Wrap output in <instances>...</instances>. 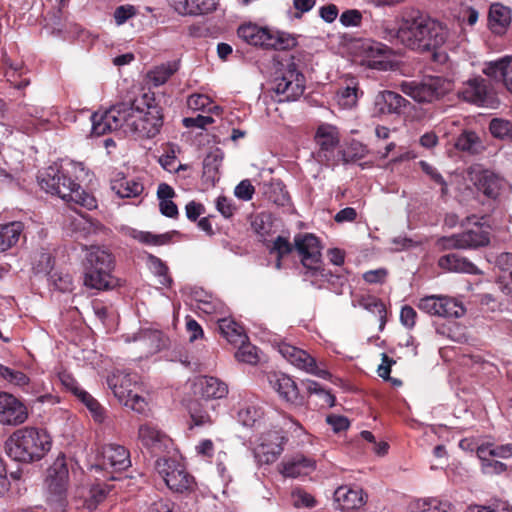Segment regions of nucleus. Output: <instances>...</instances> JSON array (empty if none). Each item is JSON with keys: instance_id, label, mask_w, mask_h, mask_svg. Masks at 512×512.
Segmentation results:
<instances>
[{"instance_id": "f257e3e1", "label": "nucleus", "mask_w": 512, "mask_h": 512, "mask_svg": "<svg viewBox=\"0 0 512 512\" xmlns=\"http://www.w3.org/2000/svg\"><path fill=\"white\" fill-rule=\"evenodd\" d=\"M448 30L438 21L418 10L405 12L398 27V40L406 47L418 51H434L433 58L439 63L447 60L445 52L437 51L446 42Z\"/></svg>"}, {"instance_id": "f03ea898", "label": "nucleus", "mask_w": 512, "mask_h": 512, "mask_svg": "<svg viewBox=\"0 0 512 512\" xmlns=\"http://www.w3.org/2000/svg\"><path fill=\"white\" fill-rule=\"evenodd\" d=\"M84 172L81 163L68 162L64 166H49L38 177L39 184L46 192L58 195L66 202L74 203L88 210L97 207L95 197L83 190L71 177L78 179Z\"/></svg>"}, {"instance_id": "7ed1b4c3", "label": "nucleus", "mask_w": 512, "mask_h": 512, "mask_svg": "<svg viewBox=\"0 0 512 512\" xmlns=\"http://www.w3.org/2000/svg\"><path fill=\"white\" fill-rule=\"evenodd\" d=\"M84 172L81 163L68 162L64 166H49L38 177L39 184L46 192L58 195L66 202L74 203L88 210L97 207L95 197L83 190L71 177L78 179Z\"/></svg>"}, {"instance_id": "20e7f679", "label": "nucleus", "mask_w": 512, "mask_h": 512, "mask_svg": "<svg viewBox=\"0 0 512 512\" xmlns=\"http://www.w3.org/2000/svg\"><path fill=\"white\" fill-rule=\"evenodd\" d=\"M51 443V437L45 430L24 427L12 433L5 449L13 460L29 463L42 459L51 449Z\"/></svg>"}, {"instance_id": "39448f33", "label": "nucleus", "mask_w": 512, "mask_h": 512, "mask_svg": "<svg viewBox=\"0 0 512 512\" xmlns=\"http://www.w3.org/2000/svg\"><path fill=\"white\" fill-rule=\"evenodd\" d=\"M107 384L121 404L139 414L147 413L149 404L137 374L116 371L108 376Z\"/></svg>"}, {"instance_id": "423d86ee", "label": "nucleus", "mask_w": 512, "mask_h": 512, "mask_svg": "<svg viewBox=\"0 0 512 512\" xmlns=\"http://www.w3.org/2000/svg\"><path fill=\"white\" fill-rule=\"evenodd\" d=\"M146 108L124 103L125 132H131L139 138H153L163 124L161 108L146 103Z\"/></svg>"}, {"instance_id": "0eeeda50", "label": "nucleus", "mask_w": 512, "mask_h": 512, "mask_svg": "<svg viewBox=\"0 0 512 512\" xmlns=\"http://www.w3.org/2000/svg\"><path fill=\"white\" fill-rule=\"evenodd\" d=\"M69 471L63 455L56 458L46 476L47 503L54 512H64L67 506Z\"/></svg>"}, {"instance_id": "6e6552de", "label": "nucleus", "mask_w": 512, "mask_h": 512, "mask_svg": "<svg viewBox=\"0 0 512 512\" xmlns=\"http://www.w3.org/2000/svg\"><path fill=\"white\" fill-rule=\"evenodd\" d=\"M238 36L246 43L265 49L285 50L294 45V39L289 35L260 27L254 23L241 25L237 30Z\"/></svg>"}, {"instance_id": "1a4fd4ad", "label": "nucleus", "mask_w": 512, "mask_h": 512, "mask_svg": "<svg viewBox=\"0 0 512 512\" xmlns=\"http://www.w3.org/2000/svg\"><path fill=\"white\" fill-rule=\"evenodd\" d=\"M295 248L301 256V262L307 269L306 275L323 281H330L332 274L321 267V247L313 234H299L294 239Z\"/></svg>"}, {"instance_id": "9d476101", "label": "nucleus", "mask_w": 512, "mask_h": 512, "mask_svg": "<svg viewBox=\"0 0 512 512\" xmlns=\"http://www.w3.org/2000/svg\"><path fill=\"white\" fill-rule=\"evenodd\" d=\"M451 89V82L441 77H427L420 82L403 81L400 84V90L419 103L436 101Z\"/></svg>"}, {"instance_id": "9b49d317", "label": "nucleus", "mask_w": 512, "mask_h": 512, "mask_svg": "<svg viewBox=\"0 0 512 512\" xmlns=\"http://www.w3.org/2000/svg\"><path fill=\"white\" fill-rule=\"evenodd\" d=\"M272 90L278 96V102L295 101L301 97L305 90V77L290 62L279 71L273 80Z\"/></svg>"}, {"instance_id": "f8f14e48", "label": "nucleus", "mask_w": 512, "mask_h": 512, "mask_svg": "<svg viewBox=\"0 0 512 512\" xmlns=\"http://www.w3.org/2000/svg\"><path fill=\"white\" fill-rule=\"evenodd\" d=\"M489 233L483 225L475 223L474 227L462 233L441 237L437 246L442 250L449 249H477L489 243Z\"/></svg>"}, {"instance_id": "ddd939ff", "label": "nucleus", "mask_w": 512, "mask_h": 512, "mask_svg": "<svg viewBox=\"0 0 512 512\" xmlns=\"http://www.w3.org/2000/svg\"><path fill=\"white\" fill-rule=\"evenodd\" d=\"M155 469L168 488L175 492L182 493L190 490L193 486V478L184 466L175 459H158L155 463Z\"/></svg>"}, {"instance_id": "4468645a", "label": "nucleus", "mask_w": 512, "mask_h": 512, "mask_svg": "<svg viewBox=\"0 0 512 512\" xmlns=\"http://www.w3.org/2000/svg\"><path fill=\"white\" fill-rule=\"evenodd\" d=\"M418 309L432 316L459 318L464 315L465 309L461 303L453 298L442 295H429L419 299Z\"/></svg>"}, {"instance_id": "2eb2a0df", "label": "nucleus", "mask_w": 512, "mask_h": 512, "mask_svg": "<svg viewBox=\"0 0 512 512\" xmlns=\"http://www.w3.org/2000/svg\"><path fill=\"white\" fill-rule=\"evenodd\" d=\"M360 49L364 56V62L372 69L380 71L393 70L396 63L392 60L393 50L381 42L365 40Z\"/></svg>"}, {"instance_id": "dca6fc26", "label": "nucleus", "mask_w": 512, "mask_h": 512, "mask_svg": "<svg viewBox=\"0 0 512 512\" xmlns=\"http://www.w3.org/2000/svg\"><path fill=\"white\" fill-rule=\"evenodd\" d=\"M124 103L116 105L104 112H95L91 116L92 130L94 136H102L106 133L125 129Z\"/></svg>"}, {"instance_id": "f3484780", "label": "nucleus", "mask_w": 512, "mask_h": 512, "mask_svg": "<svg viewBox=\"0 0 512 512\" xmlns=\"http://www.w3.org/2000/svg\"><path fill=\"white\" fill-rule=\"evenodd\" d=\"M279 353L292 365L317 377L327 379L330 374L326 369L317 366L315 359L306 351L288 343L279 345Z\"/></svg>"}, {"instance_id": "a211bd4d", "label": "nucleus", "mask_w": 512, "mask_h": 512, "mask_svg": "<svg viewBox=\"0 0 512 512\" xmlns=\"http://www.w3.org/2000/svg\"><path fill=\"white\" fill-rule=\"evenodd\" d=\"M131 466L129 451L118 444L105 445L100 453L98 463L91 469H111L112 472H120Z\"/></svg>"}, {"instance_id": "6ab92c4d", "label": "nucleus", "mask_w": 512, "mask_h": 512, "mask_svg": "<svg viewBox=\"0 0 512 512\" xmlns=\"http://www.w3.org/2000/svg\"><path fill=\"white\" fill-rule=\"evenodd\" d=\"M259 444L255 449V457L261 464H270L275 462L283 452L285 437L280 431H269L263 434L259 439Z\"/></svg>"}, {"instance_id": "aec40b11", "label": "nucleus", "mask_w": 512, "mask_h": 512, "mask_svg": "<svg viewBox=\"0 0 512 512\" xmlns=\"http://www.w3.org/2000/svg\"><path fill=\"white\" fill-rule=\"evenodd\" d=\"M28 418L27 407L14 395L0 393V423L3 425H20Z\"/></svg>"}, {"instance_id": "412c9836", "label": "nucleus", "mask_w": 512, "mask_h": 512, "mask_svg": "<svg viewBox=\"0 0 512 512\" xmlns=\"http://www.w3.org/2000/svg\"><path fill=\"white\" fill-rule=\"evenodd\" d=\"M194 393L206 400L222 399L228 395V385L213 376L197 378L193 384Z\"/></svg>"}, {"instance_id": "4be33fe9", "label": "nucleus", "mask_w": 512, "mask_h": 512, "mask_svg": "<svg viewBox=\"0 0 512 512\" xmlns=\"http://www.w3.org/2000/svg\"><path fill=\"white\" fill-rule=\"evenodd\" d=\"M317 145L320 147L319 157L326 162L333 158V152L339 144V133L336 127L330 124H322L315 135Z\"/></svg>"}, {"instance_id": "5701e85b", "label": "nucleus", "mask_w": 512, "mask_h": 512, "mask_svg": "<svg viewBox=\"0 0 512 512\" xmlns=\"http://www.w3.org/2000/svg\"><path fill=\"white\" fill-rule=\"evenodd\" d=\"M138 440L152 453L162 452L169 442L167 435L151 423H144L139 426Z\"/></svg>"}, {"instance_id": "b1692460", "label": "nucleus", "mask_w": 512, "mask_h": 512, "mask_svg": "<svg viewBox=\"0 0 512 512\" xmlns=\"http://www.w3.org/2000/svg\"><path fill=\"white\" fill-rule=\"evenodd\" d=\"M337 507L343 512L361 508L366 503V494L360 488L340 486L334 492Z\"/></svg>"}, {"instance_id": "393cba45", "label": "nucleus", "mask_w": 512, "mask_h": 512, "mask_svg": "<svg viewBox=\"0 0 512 512\" xmlns=\"http://www.w3.org/2000/svg\"><path fill=\"white\" fill-rule=\"evenodd\" d=\"M406 104V99L400 94L389 90L380 91L374 98V113L377 115L399 114Z\"/></svg>"}, {"instance_id": "a878e982", "label": "nucleus", "mask_w": 512, "mask_h": 512, "mask_svg": "<svg viewBox=\"0 0 512 512\" xmlns=\"http://www.w3.org/2000/svg\"><path fill=\"white\" fill-rule=\"evenodd\" d=\"M270 386L286 402L292 404L301 403V397L295 382L287 375L275 373L269 376Z\"/></svg>"}, {"instance_id": "bb28decb", "label": "nucleus", "mask_w": 512, "mask_h": 512, "mask_svg": "<svg viewBox=\"0 0 512 512\" xmlns=\"http://www.w3.org/2000/svg\"><path fill=\"white\" fill-rule=\"evenodd\" d=\"M495 266L500 271L496 279L498 289L503 294L512 296V253L502 252L497 255Z\"/></svg>"}, {"instance_id": "cd10ccee", "label": "nucleus", "mask_w": 512, "mask_h": 512, "mask_svg": "<svg viewBox=\"0 0 512 512\" xmlns=\"http://www.w3.org/2000/svg\"><path fill=\"white\" fill-rule=\"evenodd\" d=\"M483 73L491 78L501 80L506 89L512 93V57H504L489 62L483 68Z\"/></svg>"}, {"instance_id": "c85d7f7f", "label": "nucleus", "mask_w": 512, "mask_h": 512, "mask_svg": "<svg viewBox=\"0 0 512 512\" xmlns=\"http://www.w3.org/2000/svg\"><path fill=\"white\" fill-rule=\"evenodd\" d=\"M134 341L139 344L145 356L154 354L166 346V338L159 330L144 329L135 337Z\"/></svg>"}, {"instance_id": "c756f323", "label": "nucleus", "mask_w": 512, "mask_h": 512, "mask_svg": "<svg viewBox=\"0 0 512 512\" xmlns=\"http://www.w3.org/2000/svg\"><path fill=\"white\" fill-rule=\"evenodd\" d=\"M316 468L315 462L303 455H296L281 463L280 472L285 477L305 476Z\"/></svg>"}, {"instance_id": "7c9ffc66", "label": "nucleus", "mask_w": 512, "mask_h": 512, "mask_svg": "<svg viewBox=\"0 0 512 512\" xmlns=\"http://www.w3.org/2000/svg\"><path fill=\"white\" fill-rule=\"evenodd\" d=\"M112 269L113 267H85L84 285L88 288L97 290L111 288L113 286L111 276Z\"/></svg>"}, {"instance_id": "2f4dec72", "label": "nucleus", "mask_w": 512, "mask_h": 512, "mask_svg": "<svg viewBox=\"0 0 512 512\" xmlns=\"http://www.w3.org/2000/svg\"><path fill=\"white\" fill-rule=\"evenodd\" d=\"M473 180L478 190L487 197L495 199L499 195L502 181L494 172L489 170L476 171Z\"/></svg>"}, {"instance_id": "473e14b6", "label": "nucleus", "mask_w": 512, "mask_h": 512, "mask_svg": "<svg viewBox=\"0 0 512 512\" xmlns=\"http://www.w3.org/2000/svg\"><path fill=\"white\" fill-rule=\"evenodd\" d=\"M438 265L442 269L458 272V273H467V274H480L481 271L478 267L469 261L468 259L459 256L456 253H451L444 255L439 258Z\"/></svg>"}, {"instance_id": "72a5a7b5", "label": "nucleus", "mask_w": 512, "mask_h": 512, "mask_svg": "<svg viewBox=\"0 0 512 512\" xmlns=\"http://www.w3.org/2000/svg\"><path fill=\"white\" fill-rule=\"evenodd\" d=\"M45 29L49 34L63 38L79 33V27L75 23L64 20L60 11L53 12L46 19Z\"/></svg>"}, {"instance_id": "f704fd0d", "label": "nucleus", "mask_w": 512, "mask_h": 512, "mask_svg": "<svg viewBox=\"0 0 512 512\" xmlns=\"http://www.w3.org/2000/svg\"><path fill=\"white\" fill-rule=\"evenodd\" d=\"M111 189L121 198H137L143 193L144 186L138 179L121 176L111 181Z\"/></svg>"}, {"instance_id": "c9c22d12", "label": "nucleus", "mask_w": 512, "mask_h": 512, "mask_svg": "<svg viewBox=\"0 0 512 512\" xmlns=\"http://www.w3.org/2000/svg\"><path fill=\"white\" fill-rule=\"evenodd\" d=\"M24 230V224L20 221H12L0 224V253H4L14 247Z\"/></svg>"}, {"instance_id": "e433bc0d", "label": "nucleus", "mask_w": 512, "mask_h": 512, "mask_svg": "<svg viewBox=\"0 0 512 512\" xmlns=\"http://www.w3.org/2000/svg\"><path fill=\"white\" fill-rule=\"evenodd\" d=\"M487 93V85L482 78L469 80L461 91L464 100L478 105H484L487 102Z\"/></svg>"}, {"instance_id": "4c0bfd02", "label": "nucleus", "mask_w": 512, "mask_h": 512, "mask_svg": "<svg viewBox=\"0 0 512 512\" xmlns=\"http://www.w3.org/2000/svg\"><path fill=\"white\" fill-rule=\"evenodd\" d=\"M511 22V13L508 7L493 4L489 11V26L496 34H502Z\"/></svg>"}, {"instance_id": "58836bf2", "label": "nucleus", "mask_w": 512, "mask_h": 512, "mask_svg": "<svg viewBox=\"0 0 512 512\" xmlns=\"http://www.w3.org/2000/svg\"><path fill=\"white\" fill-rule=\"evenodd\" d=\"M218 326L221 334L227 339L228 342L238 345L239 342L247 340L243 328L230 318L218 319Z\"/></svg>"}, {"instance_id": "ea45409f", "label": "nucleus", "mask_w": 512, "mask_h": 512, "mask_svg": "<svg viewBox=\"0 0 512 512\" xmlns=\"http://www.w3.org/2000/svg\"><path fill=\"white\" fill-rule=\"evenodd\" d=\"M223 161V153L219 149L209 152L203 161V177L214 183L219 179V168Z\"/></svg>"}, {"instance_id": "a19ab883", "label": "nucleus", "mask_w": 512, "mask_h": 512, "mask_svg": "<svg viewBox=\"0 0 512 512\" xmlns=\"http://www.w3.org/2000/svg\"><path fill=\"white\" fill-rule=\"evenodd\" d=\"M92 266L97 268L113 267L112 255L99 246H91L87 249L85 267Z\"/></svg>"}, {"instance_id": "79ce46f5", "label": "nucleus", "mask_w": 512, "mask_h": 512, "mask_svg": "<svg viewBox=\"0 0 512 512\" xmlns=\"http://www.w3.org/2000/svg\"><path fill=\"white\" fill-rule=\"evenodd\" d=\"M480 460H486V457H497L507 459L512 456V444L494 445L486 443L480 445L476 450Z\"/></svg>"}, {"instance_id": "37998d69", "label": "nucleus", "mask_w": 512, "mask_h": 512, "mask_svg": "<svg viewBox=\"0 0 512 512\" xmlns=\"http://www.w3.org/2000/svg\"><path fill=\"white\" fill-rule=\"evenodd\" d=\"M411 512H455L448 502L437 499L417 500L411 505Z\"/></svg>"}, {"instance_id": "c03bdc74", "label": "nucleus", "mask_w": 512, "mask_h": 512, "mask_svg": "<svg viewBox=\"0 0 512 512\" xmlns=\"http://www.w3.org/2000/svg\"><path fill=\"white\" fill-rule=\"evenodd\" d=\"M358 101V83L355 79H351L346 87L341 88L337 93V102L344 109H350L357 104Z\"/></svg>"}, {"instance_id": "a18cd8bd", "label": "nucleus", "mask_w": 512, "mask_h": 512, "mask_svg": "<svg viewBox=\"0 0 512 512\" xmlns=\"http://www.w3.org/2000/svg\"><path fill=\"white\" fill-rule=\"evenodd\" d=\"M178 70V65L173 63L163 64L148 73V79L154 86H160Z\"/></svg>"}, {"instance_id": "49530a36", "label": "nucleus", "mask_w": 512, "mask_h": 512, "mask_svg": "<svg viewBox=\"0 0 512 512\" xmlns=\"http://www.w3.org/2000/svg\"><path fill=\"white\" fill-rule=\"evenodd\" d=\"M456 147L459 150L472 154L478 153L482 149L480 138L475 132L464 131L456 141Z\"/></svg>"}, {"instance_id": "de8ad7c7", "label": "nucleus", "mask_w": 512, "mask_h": 512, "mask_svg": "<svg viewBox=\"0 0 512 512\" xmlns=\"http://www.w3.org/2000/svg\"><path fill=\"white\" fill-rule=\"evenodd\" d=\"M75 395L90 410L95 421L101 423L104 420V409L95 398L81 388H75Z\"/></svg>"}, {"instance_id": "09e8293b", "label": "nucleus", "mask_w": 512, "mask_h": 512, "mask_svg": "<svg viewBox=\"0 0 512 512\" xmlns=\"http://www.w3.org/2000/svg\"><path fill=\"white\" fill-rule=\"evenodd\" d=\"M0 377L7 381L9 384L16 387L26 389L29 385V377L21 371L13 370L0 364Z\"/></svg>"}, {"instance_id": "8fccbe9b", "label": "nucleus", "mask_w": 512, "mask_h": 512, "mask_svg": "<svg viewBox=\"0 0 512 512\" xmlns=\"http://www.w3.org/2000/svg\"><path fill=\"white\" fill-rule=\"evenodd\" d=\"M132 237L145 245L161 246L169 243L172 236L170 233L153 234L146 231H133Z\"/></svg>"}, {"instance_id": "3c124183", "label": "nucleus", "mask_w": 512, "mask_h": 512, "mask_svg": "<svg viewBox=\"0 0 512 512\" xmlns=\"http://www.w3.org/2000/svg\"><path fill=\"white\" fill-rule=\"evenodd\" d=\"M111 487L107 484H97L91 487L89 497L85 500V506L88 510L94 511L97 506L103 502L109 494Z\"/></svg>"}, {"instance_id": "603ef678", "label": "nucleus", "mask_w": 512, "mask_h": 512, "mask_svg": "<svg viewBox=\"0 0 512 512\" xmlns=\"http://www.w3.org/2000/svg\"><path fill=\"white\" fill-rule=\"evenodd\" d=\"M148 264L151 271L159 278V283L169 286L172 283L171 277L168 275V267L156 256H148Z\"/></svg>"}, {"instance_id": "864d4df0", "label": "nucleus", "mask_w": 512, "mask_h": 512, "mask_svg": "<svg viewBox=\"0 0 512 512\" xmlns=\"http://www.w3.org/2000/svg\"><path fill=\"white\" fill-rule=\"evenodd\" d=\"M240 346L235 353V357L238 361L247 364H256L259 360L257 348L244 340L238 343Z\"/></svg>"}, {"instance_id": "5fc2aeb1", "label": "nucleus", "mask_w": 512, "mask_h": 512, "mask_svg": "<svg viewBox=\"0 0 512 512\" xmlns=\"http://www.w3.org/2000/svg\"><path fill=\"white\" fill-rule=\"evenodd\" d=\"M262 410L252 404L244 405L238 412V419L244 426H253L262 416Z\"/></svg>"}, {"instance_id": "6e6d98bb", "label": "nucleus", "mask_w": 512, "mask_h": 512, "mask_svg": "<svg viewBox=\"0 0 512 512\" xmlns=\"http://www.w3.org/2000/svg\"><path fill=\"white\" fill-rule=\"evenodd\" d=\"M467 512H512L507 501L495 499L485 505H470Z\"/></svg>"}, {"instance_id": "4d7b16f0", "label": "nucleus", "mask_w": 512, "mask_h": 512, "mask_svg": "<svg viewBox=\"0 0 512 512\" xmlns=\"http://www.w3.org/2000/svg\"><path fill=\"white\" fill-rule=\"evenodd\" d=\"M490 132L498 138H512V122L504 119H492L489 125Z\"/></svg>"}, {"instance_id": "13d9d810", "label": "nucleus", "mask_w": 512, "mask_h": 512, "mask_svg": "<svg viewBox=\"0 0 512 512\" xmlns=\"http://www.w3.org/2000/svg\"><path fill=\"white\" fill-rule=\"evenodd\" d=\"M359 306L363 307L364 309L379 315V317L382 319L385 315V307L383 303L374 296H362L358 300Z\"/></svg>"}, {"instance_id": "bf43d9fd", "label": "nucleus", "mask_w": 512, "mask_h": 512, "mask_svg": "<svg viewBox=\"0 0 512 512\" xmlns=\"http://www.w3.org/2000/svg\"><path fill=\"white\" fill-rule=\"evenodd\" d=\"M190 417L194 426H205L212 423L211 417L207 411H204L199 403H193L190 408Z\"/></svg>"}, {"instance_id": "052dcab7", "label": "nucleus", "mask_w": 512, "mask_h": 512, "mask_svg": "<svg viewBox=\"0 0 512 512\" xmlns=\"http://www.w3.org/2000/svg\"><path fill=\"white\" fill-rule=\"evenodd\" d=\"M316 5V0H292V9L289 15L292 19H301L305 13L311 11Z\"/></svg>"}, {"instance_id": "680f3d73", "label": "nucleus", "mask_w": 512, "mask_h": 512, "mask_svg": "<svg viewBox=\"0 0 512 512\" xmlns=\"http://www.w3.org/2000/svg\"><path fill=\"white\" fill-rule=\"evenodd\" d=\"M419 165L424 173H426L434 182L441 186V194L444 196L448 192L447 183L442 175L432 165L426 161H420Z\"/></svg>"}, {"instance_id": "e2e57ef3", "label": "nucleus", "mask_w": 512, "mask_h": 512, "mask_svg": "<svg viewBox=\"0 0 512 512\" xmlns=\"http://www.w3.org/2000/svg\"><path fill=\"white\" fill-rule=\"evenodd\" d=\"M137 14V9L133 5H121L118 6L113 14L116 25L121 26L129 19L133 18Z\"/></svg>"}, {"instance_id": "0e129e2a", "label": "nucleus", "mask_w": 512, "mask_h": 512, "mask_svg": "<svg viewBox=\"0 0 512 512\" xmlns=\"http://www.w3.org/2000/svg\"><path fill=\"white\" fill-rule=\"evenodd\" d=\"M291 251L292 245L285 237L278 236L274 240L271 253H276L278 256V261L276 263V267L278 269L281 267L280 258L289 254Z\"/></svg>"}, {"instance_id": "69168bd1", "label": "nucleus", "mask_w": 512, "mask_h": 512, "mask_svg": "<svg viewBox=\"0 0 512 512\" xmlns=\"http://www.w3.org/2000/svg\"><path fill=\"white\" fill-rule=\"evenodd\" d=\"M481 468L484 474L495 475L505 472L507 466L503 462L493 459V457H486V460H481Z\"/></svg>"}, {"instance_id": "338daca9", "label": "nucleus", "mask_w": 512, "mask_h": 512, "mask_svg": "<svg viewBox=\"0 0 512 512\" xmlns=\"http://www.w3.org/2000/svg\"><path fill=\"white\" fill-rule=\"evenodd\" d=\"M292 500H293V505L295 507H314L315 504H316V501L314 499V497L303 491V490H296L292 493Z\"/></svg>"}, {"instance_id": "774afa93", "label": "nucleus", "mask_w": 512, "mask_h": 512, "mask_svg": "<svg viewBox=\"0 0 512 512\" xmlns=\"http://www.w3.org/2000/svg\"><path fill=\"white\" fill-rule=\"evenodd\" d=\"M216 0H193L192 9L193 15L208 14L217 9Z\"/></svg>"}]
</instances>
